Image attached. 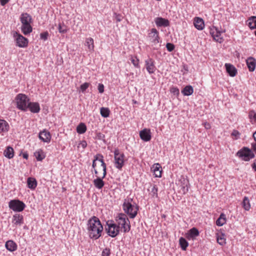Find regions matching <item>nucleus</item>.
Wrapping results in <instances>:
<instances>
[{
  "label": "nucleus",
  "instance_id": "nucleus-1",
  "mask_svg": "<svg viewBox=\"0 0 256 256\" xmlns=\"http://www.w3.org/2000/svg\"><path fill=\"white\" fill-rule=\"evenodd\" d=\"M87 230L90 238L98 239L102 235L103 226L99 218L93 216L88 222Z\"/></svg>",
  "mask_w": 256,
  "mask_h": 256
},
{
  "label": "nucleus",
  "instance_id": "nucleus-2",
  "mask_svg": "<svg viewBox=\"0 0 256 256\" xmlns=\"http://www.w3.org/2000/svg\"><path fill=\"white\" fill-rule=\"evenodd\" d=\"M132 198L124 200L122 204V208L124 212L126 213L130 218H134L138 214V206L137 205L132 204L131 202Z\"/></svg>",
  "mask_w": 256,
  "mask_h": 256
},
{
  "label": "nucleus",
  "instance_id": "nucleus-3",
  "mask_svg": "<svg viewBox=\"0 0 256 256\" xmlns=\"http://www.w3.org/2000/svg\"><path fill=\"white\" fill-rule=\"evenodd\" d=\"M16 102V106L21 110L26 112L28 110V104L30 103V99L24 94H19L15 98Z\"/></svg>",
  "mask_w": 256,
  "mask_h": 256
},
{
  "label": "nucleus",
  "instance_id": "nucleus-4",
  "mask_svg": "<svg viewBox=\"0 0 256 256\" xmlns=\"http://www.w3.org/2000/svg\"><path fill=\"white\" fill-rule=\"evenodd\" d=\"M149 40L153 44L152 46L154 50H158L160 45L158 44L160 38L158 32L154 28L151 29L150 32L148 34Z\"/></svg>",
  "mask_w": 256,
  "mask_h": 256
},
{
  "label": "nucleus",
  "instance_id": "nucleus-5",
  "mask_svg": "<svg viewBox=\"0 0 256 256\" xmlns=\"http://www.w3.org/2000/svg\"><path fill=\"white\" fill-rule=\"evenodd\" d=\"M236 156L246 162L250 160L255 156L252 151L247 147H244L239 150L236 153Z\"/></svg>",
  "mask_w": 256,
  "mask_h": 256
},
{
  "label": "nucleus",
  "instance_id": "nucleus-6",
  "mask_svg": "<svg viewBox=\"0 0 256 256\" xmlns=\"http://www.w3.org/2000/svg\"><path fill=\"white\" fill-rule=\"evenodd\" d=\"M124 154L120 152L118 148H116L114 151V164L116 168L121 170L124 165Z\"/></svg>",
  "mask_w": 256,
  "mask_h": 256
},
{
  "label": "nucleus",
  "instance_id": "nucleus-7",
  "mask_svg": "<svg viewBox=\"0 0 256 256\" xmlns=\"http://www.w3.org/2000/svg\"><path fill=\"white\" fill-rule=\"evenodd\" d=\"M8 206L10 209L14 212H22L26 207L24 202L18 199L10 200L8 202Z\"/></svg>",
  "mask_w": 256,
  "mask_h": 256
},
{
  "label": "nucleus",
  "instance_id": "nucleus-8",
  "mask_svg": "<svg viewBox=\"0 0 256 256\" xmlns=\"http://www.w3.org/2000/svg\"><path fill=\"white\" fill-rule=\"evenodd\" d=\"M106 224L108 227H106V230L108 234L112 238L116 237L119 234L120 226H117L116 224L112 222V221H111L110 223L108 222Z\"/></svg>",
  "mask_w": 256,
  "mask_h": 256
},
{
  "label": "nucleus",
  "instance_id": "nucleus-9",
  "mask_svg": "<svg viewBox=\"0 0 256 256\" xmlns=\"http://www.w3.org/2000/svg\"><path fill=\"white\" fill-rule=\"evenodd\" d=\"M13 36L16 42V46L20 48H26L28 45V40L22 34H18L16 32H14L13 34Z\"/></svg>",
  "mask_w": 256,
  "mask_h": 256
},
{
  "label": "nucleus",
  "instance_id": "nucleus-10",
  "mask_svg": "<svg viewBox=\"0 0 256 256\" xmlns=\"http://www.w3.org/2000/svg\"><path fill=\"white\" fill-rule=\"evenodd\" d=\"M94 162L98 160L101 163V166L102 168L103 176L102 178H104L106 175V165L104 160V156L100 154H96L94 156Z\"/></svg>",
  "mask_w": 256,
  "mask_h": 256
},
{
  "label": "nucleus",
  "instance_id": "nucleus-11",
  "mask_svg": "<svg viewBox=\"0 0 256 256\" xmlns=\"http://www.w3.org/2000/svg\"><path fill=\"white\" fill-rule=\"evenodd\" d=\"M38 137L42 142L48 143L50 141L51 134L48 131L44 130L39 133Z\"/></svg>",
  "mask_w": 256,
  "mask_h": 256
},
{
  "label": "nucleus",
  "instance_id": "nucleus-12",
  "mask_svg": "<svg viewBox=\"0 0 256 256\" xmlns=\"http://www.w3.org/2000/svg\"><path fill=\"white\" fill-rule=\"evenodd\" d=\"M146 70L150 74H153L156 70L154 60L151 58H148L145 60Z\"/></svg>",
  "mask_w": 256,
  "mask_h": 256
},
{
  "label": "nucleus",
  "instance_id": "nucleus-13",
  "mask_svg": "<svg viewBox=\"0 0 256 256\" xmlns=\"http://www.w3.org/2000/svg\"><path fill=\"white\" fill-rule=\"evenodd\" d=\"M156 25L158 27H166L170 26V22L168 20L162 17H157L154 19Z\"/></svg>",
  "mask_w": 256,
  "mask_h": 256
},
{
  "label": "nucleus",
  "instance_id": "nucleus-14",
  "mask_svg": "<svg viewBox=\"0 0 256 256\" xmlns=\"http://www.w3.org/2000/svg\"><path fill=\"white\" fill-rule=\"evenodd\" d=\"M140 136L142 140L148 142L151 139L150 131L148 129L144 128L140 132Z\"/></svg>",
  "mask_w": 256,
  "mask_h": 256
},
{
  "label": "nucleus",
  "instance_id": "nucleus-15",
  "mask_svg": "<svg viewBox=\"0 0 256 256\" xmlns=\"http://www.w3.org/2000/svg\"><path fill=\"white\" fill-rule=\"evenodd\" d=\"M116 220L118 222V226H120L124 225L125 222L128 221L129 220L126 214L120 213L116 217Z\"/></svg>",
  "mask_w": 256,
  "mask_h": 256
},
{
  "label": "nucleus",
  "instance_id": "nucleus-16",
  "mask_svg": "<svg viewBox=\"0 0 256 256\" xmlns=\"http://www.w3.org/2000/svg\"><path fill=\"white\" fill-rule=\"evenodd\" d=\"M20 18L22 25L30 24L32 22V16L27 13L22 14Z\"/></svg>",
  "mask_w": 256,
  "mask_h": 256
},
{
  "label": "nucleus",
  "instance_id": "nucleus-17",
  "mask_svg": "<svg viewBox=\"0 0 256 256\" xmlns=\"http://www.w3.org/2000/svg\"><path fill=\"white\" fill-rule=\"evenodd\" d=\"M33 113H38L40 111V106L38 102H30L28 104V110Z\"/></svg>",
  "mask_w": 256,
  "mask_h": 256
},
{
  "label": "nucleus",
  "instance_id": "nucleus-18",
  "mask_svg": "<svg viewBox=\"0 0 256 256\" xmlns=\"http://www.w3.org/2000/svg\"><path fill=\"white\" fill-rule=\"evenodd\" d=\"M225 67L226 72L230 76L233 77L236 76L237 70L232 64L226 63L225 64Z\"/></svg>",
  "mask_w": 256,
  "mask_h": 256
},
{
  "label": "nucleus",
  "instance_id": "nucleus-19",
  "mask_svg": "<svg viewBox=\"0 0 256 256\" xmlns=\"http://www.w3.org/2000/svg\"><path fill=\"white\" fill-rule=\"evenodd\" d=\"M194 24L196 28L198 30H202L204 27V20L198 17H196L194 18Z\"/></svg>",
  "mask_w": 256,
  "mask_h": 256
},
{
  "label": "nucleus",
  "instance_id": "nucleus-20",
  "mask_svg": "<svg viewBox=\"0 0 256 256\" xmlns=\"http://www.w3.org/2000/svg\"><path fill=\"white\" fill-rule=\"evenodd\" d=\"M12 222L15 225L20 226L24 223L23 216L19 214H16L13 216Z\"/></svg>",
  "mask_w": 256,
  "mask_h": 256
},
{
  "label": "nucleus",
  "instance_id": "nucleus-21",
  "mask_svg": "<svg viewBox=\"0 0 256 256\" xmlns=\"http://www.w3.org/2000/svg\"><path fill=\"white\" fill-rule=\"evenodd\" d=\"M6 248L10 252H14L17 249V244L12 240H8L5 244Z\"/></svg>",
  "mask_w": 256,
  "mask_h": 256
},
{
  "label": "nucleus",
  "instance_id": "nucleus-22",
  "mask_svg": "<svg viewBox=\"0 0 256 256\" xmlns=\"http://www.w3.org/2000/svg\"><path fill=\"white\" fill-rule=\"evenodd\" d=\"M246 64L250 72L254 70L256 65V60L254 58L252 57L248 58L246 60Z\"/></svg>",
  "mask_w": 256,
  "mask_h": 256
},
{
  "label": "nucleus",
  "instance_id": "nucleus-23",
  "mask_svg": "<svg viewBox=\"0 0 256 256\" xmlns=\"http://www.w3.org/2000/svg\"><path fill=\"white\" fill-rule=\"evenodd\" d=\"M96 177L97 178L94 180V184L96 188L98 189H101L104 186V182L102 180V179L104 178H102V177L100 178L98 177V176Z\"/></svg>",
  "mask_w": 256,
  "mask_h": 256
},
{
  "label": "nucleus",
  "instance_id": "nucleus-24",
  "mask_svg": "<svg viewBox=\"0 0 256 256\" xmlns=\"http://www.w3.org/2000/svg\"><path fill=\"white\" fill-rule=\"evenodd\" d=\"M9 130V125L4 120L0 119V134L7 132Z\"/></svg>",
  "mask_w": 256,
  "mask_h": 256
},
{
  "label": "nucleus",
  "instance_id": "nucleus-25",
  "mask_svg": "<svg viewBox=\"0 0 256 256\" xmlns=\"http://www.w3.org/2000/svg\"><path fill=\"white\" fill-rule=\"evenodd\" d=\"M28 186L31 190H34L37 186V182L34 178L30 177L27 180Z\"/></svg>",
  "mask_w": 256,
  "mask_h": 256
},
{
  "label": "nucleus",
  "instance_id": "nucleus-26",
  "mask_svg": "<svg viewBox=\"0 0 256 256\" xmlns=\"http://www.w3.org/2000/svg\"><path fill=\"white\" fill-rule=\"evenodd\" d=\"M85 46L88 47L90 52H93L94 50V40L92 38H86Z\"/></svg>",
  "mask_w": 256,
  "mask_h": 256
},
{
  "label": "nucleus",
  "instance_id": "nucleus-27",
  "mask_svg": "<svg viewBox=\"0 0 256 256\" xmlns=\"http://www.w3.org/2000/svg\"><path fill=\"white\" fill-rule=\"evenodd\" d=\"M21 30L24 35H28L32 32V28L30 24L27 25H22Z\"/></svg>",
  "mask_w": 256,
  "mask_h": 256
},
{
  "label": "nucleus",
  "instance_id": "nucleus-28",
  "mask_svg": "<svg viewBox=\"0 0 256 256\" xmlns=\"http://www.w3.org/2000/svg\"><path fill=\"white\" fill-rule=\"evenodd\" d=\"M182 92L184 96H188L192 94L194 89L192 86L190 85L186 86L184 88Z\"/></svg>",
  "mask_w": 256,
  "mask_h": 256
},
{
  "label": "nucleus",
  "instance_id": "nucleus-29",
  "mask_svg": "<svg viewBox=\"0 0 256 256\" xmlns=\"http://www.w3.org/2000/svg\"><path fill=\"white\" fill-rule=\"evenodd\" d=\"M36 159L38 161H42L45 158V154L42 150H38L34 153Z\"/></svg>",
  "mask_w": 256,
  "mask_h": 256
},
{
  "label": "nucleus",
  "instance_id": "nucleus-30",
  "mask_svg": "<svg viewBox=\"0 0 256 256\" xmlns=\"http://www.w3.org/2000/svg\"><path fill=\"white\" fill-rule=\"evenodd\" d=\"M226 222V215L222 213L220 217L218 218L216 221V224L218 226H222Z\"/></svg>",
  "mask_w": 256,
  "mask_h": 256
},
{
  "label": "nucleus",
  "instance_id": "nucleus-31",
  "mask_svg": "<svg viewBox=\"0 0 256 256\" xmlns=\"http://www.w3.org/2000/svg\"><path fill=\"white\" fill-rule=\"evenodd\" d=\"M248 24L250 29L256 28V16H251L248 20Z\"/></svg>",
  "mask_w": 256,
  "mask_h": 256
},
{
  "label": "nucleus",
  "instance_id": "nucleus-32",
  "mask_svg": "<svg viewBox=\"0 0 256 256\" xmlns=\"http://www.w3.org/2000/svg\"><path fill=\"white\" fill-rule=\"evenodd\" d=\"M4 154L6 157L8 158H12L14 156V150L10 146L7 147L4 152Z\"/></svg>",
  "mask_w": 256,
  "mask_h": 256
},
{
  "label": "nucleus",
  "instance_id": "nucleus-33",
  "mask_svg": "<svg viewBox=\"0 0 256 256\" xmlns=\"http://www.w3.org/2000/svg\"><path fill=\"white\" fill-rule=\"evenodd\" d=\"M242 207L246 210H248L250 208V200L247 196H244L242 202Z\"/></svg>",
  "mask_w": 256,
  "mask_h": 256
},
{
  "label": "nucleus",
  "instance_id": "nucleus-34",
  "mask_svg": "<svg viewBox=\"0 0 256 256\" xmlns=\"http://www.w3.org/2000/svg\"><path fill=\"white\" fill-rule=\"evenodd\" d=\"M86 130V126L84 123L80 124L77 128L76 131L79 134H82L84 133Z\"/></svg>",
  "mask_w": 256,
  "mask_h": 256
},
{
  "label": "nucleus",
  "instance_id": "nucleus-35",
  "mask_svg": "<svg viewBox=\"0 0 256 256\" xmlns=\"http://www.w3.org/2000/svg\"><path fill=\"white\" fill-rule=\"evenodd\" d=\"M200 234L199 231L196 228H192L189 230V236L191 238H194L198 236Z\"/></svg>",
  "mask_w": 256,
  "mask_h": 256
},
{
  "label": "nucleus",
  "instance_id": "nucleus-36",
  "mask_svg": "<svg viewBox=\"0 0 256 256\" xmlns=\"http://www.w3.org/2000/svg\"><path fill=\"white\" fill-rule=\"evenodd\" d=\"M160 164H156L154 169V172L156 177L160 178L162 176V170H160Z\"/></svg>",
  "mask_w": 256,
  "mask_h": 256
},
{
  "label": "nucleus",
  "instance_id": "nucleus-37",
  "mask_svg": "<svg viewBox=\"0 0 256 256\" xmlns=\"http://www.w3.org/2000/svg\"><path fill=\"white\" fill-rule=\"evenodd\" d=\"M100 112L104 118H108L110 116V110L108 108L102 107L100 108Z\"/></svg>",
  "mask_w": 256,
  "mask_h": 256
},
{
  "label": "nucleus",
  "instance_id": "nucleus-38",
  "mask_svg": "<svg viewBox=\"0 0 256 256\" xmlns=\"http://www.w3.org/2000/svg\"><path fill=\"white\" fill-rule=\"evenodd\" d=\"M179 242L182 250H186L188 245V242L182 237L180 238Z\"/></svg>",
  "mask_w": 256,
  "mask_h": 256
},
{
  "label": "nucleus",
  "instance_id": "nucleus-39",
  "mask_svg": "<svg viewBox=\"0 0 256 256\" xmlns=\"http://www.w3.org/2000/svg\"><path fill=\"white\" fill-rule=\"evenodd\" d=\"M220 32L218 31L216 32V34H214V32L212 33V36L214 38V39L220 43L222 41V38L220 37Z\"/></svg>",
  "mask_w": 256,
  "mask_h": 256
},
{
  "label": "nucleus",
  "instance_id": "nucleus-40",
  "mask_svg": "<svg viewBox=\"0 0 256 256\" xmlns=\"http://www.w3.org/2000/svg\"><path fill=\"white\" fill-rule=\"evenodd\" d=\"M224 236L223 234H222L217 236V242L221 246H223L226 244V239Z\"/></svg>",
  "mask_w": 256,
  "mask_h": 256
},
{
  "label": "nucleus",
  "instance_id": "nucleus-41",
  "mask_svg": "<svg viewBox=\"0 0 256 256\" xmlns=\"http://www.w3.org/2000/svg\"><path fill=\"white\" fill-rule=\"evenodd\" d=\"M188 182L186 180V183L184 182V185L181 186V188L180 190V192L182 194H186L188 190Z\"/></svg>",
  "mask_w": 256,
  "mask_h": 256
},
{
  "label": "nucleus",
  "instance_id": "nucleus-42",
  "mask_svg": "<svg viewBox=\"0 0 256 256\" xmlns=\"http://www.w3.org/2000/svg\"><path fill=\"white\" fill-rule=\"evenodd\" d=\"M122 228L124 229V232H128L130 230V220L126 222H125L124 225H122L121 226Z\"/></svg>",
  "mask_w": 256,
  "mask_h": 256
},
{
  "label": "nucleus",
  "instance_id": "nucleus-43",
  "mask_svg": "<svg viewBox=\"0 0 256 256\" xmlns=\"http://www.w3.org/2000/svg\"><path fill=\"white\" fill-rule=\"evenodd\" d=\"M174 45L172 43L168 42L166 44L167 50L170 52H172L174 50Z\"/></svg>",
  "mask_w": 256,
  "mask_h": 256
},
{
  "label": "nucleus",
  "instance_id": "nucleus-44",
  "mask_svg": "<svg viewBox=\"0 0 256 256\" xmlns=\"http://www.w3.org/2000/svg\"><path fill=\"white\" fill-rule=\"evenodd\" d=\"M110 250L109 248H104L102 252V256H110Z\"/></svg>",
  "mask_w": 256,
  "mask_h": 256
},
{
  "label": "nucleus",
  "instance_id": "nucleus-45",
  "mask_svg": "<svg viewBox=\"0 0 256 256\" xmlns=\"http://www.w3.org/2000/svg\"><path fill=\"white\" fill-rule=\"evenodd\" d=\"M90 84L88 82H84L80 86V90L84 92L89 86Z\"/></svg>",
  "mask_w": 256,
  "mask_h": 256
},
{
  "label": "nucleus",
  "instance_id": "nucleus-46",
  "mask_svg": "<svg viewBox=\"0 0 256 256\" xmlns=\"http://www.w3.org/2000/svg\"><path fill=\"white\" fill-rule=\"evenodd\" d=\"M48 32H44L40 34V38L42 40H46L48 39Z\"/></svg>",
  "mask_w": 256,
  "mask_h": 256
},
{
  "label": "nucleus",
  "instance_id": "nucleus-47",
  "mask_svg": "<svg viewBox=\"0 0 256 256\" xmlns=\"http://www.w3.org/2000/svg\"><path fill=\"white\" fill-rule=\"evenodd\" d=\"M170 92L174 95L178 96L180 94L179 90L176 87H172L170 88Z\"/></svg>",
  "mask_w": 256,
  "mask_h": 256
},
{
  "label": "nucleus",
  "instance_id": "nucleus-48",
  "mask_svg": "<svg viewBox=\"0 0 256 256\" xmlns=\"http://www.w3.org/2000/svg\"><path fill=\"white\" fill-rule=\"evenodd\" d=\"M130 60L135 67H138V60L136 58H132Z\"/></svg>",
  "mask_w": 256,
  "mask_h": 256
},
{
  "label": "nucleus",
  "instance_id": "nucleus-49",
  "mask_svg": "<svg viewBox=\"0 0 256 256\" xmlns=\"http://www.w3.org/2000/svg\"><path fill=\"white\" fill-rule=\"evenodd\" d=\"M151 192L153 196H158V188L156 187V185H154L151 190Z\"/></svg>",
  "mask_w": 256,
  "mask_h": 256
},
{
  "label": "nucleus",
  "instance_id": "nucleus-50",
  "mask_svg": "<svg viewBox=\"0 0 256 256\" xmlns=\"http://www.w3.org/2000/svg\"><path fill=\"white\" fill-rule=\"evenodd\" d=\"M240 134L239 132L235 130H234L232 133V136H235L236 139H238L240 138Z\"/></svg>",
  "mask_w": 256,
  "mask_h": 256
},
{
  "label": "nucleus",
  "instance_id": "nucleus-51",
  "mask_svg": "<svg viewBox=\"0 0 256 256\" xmlns=\"http://www.w3.org/2000/svg\"><path fill=\"white\" fill-rule=\"evenodd\" d=\"M58 30L60 33L64 34L66 32V28H64L60 24H58Z\"/></svg>",
  "mask_w": 256,
  "mask_h": 256
},
{
  "label": "nucleus",
  "instance_id": "nucleus-52",
  "mask_svg": "<svg viewBox=\"0 0 256 256\" xmlns=\"http://www.w3.org/2000/svg\"><path fill=\"white\" fill-rule=\"evenodd\" d=\"M96 162H94V160H93L92 164V168L94 169V174L96 176H97V175L98 174V171L96 169Z\"/></svg>",
  "mask_w": 256,
  "mask_h": 256
},
{
  "label": "nucleus",
  "instance_id": "nucleus-53",
  "mask_svg": "<svg viewBox=\"0 0 256 256\" xmlns=\"http://www.w3.org/2000/svg\"><path fill=\"white\" fill-rule=\"evenodd\" d=\"M98 90L100 93H103L104 92V86L102 84H99Z\"/></svg>",
  "mask_w": 256,
  "mask_h": 256
},
{
  "label": "nucleus",
  "instance_id": "nucleus-54",
  "mask_svg": "<svg viewBox=\"0 0 256 256\" xmlns=\"http://www.w3.org/2000/svg\"><path fill=\"white\" fill-rule=\"evenodd\" d=\"M114 15L116 22H120L122 20V16L120 14H116V13H114Z\"/></svg>",
  "mask_w": 256,
  "mask_h": 256
},
{
  "label": "nucleus",
  "instance_id": "nucleus-55",
  "mask_svg": "<svg viewBox=\"0 0 256 256\" xmlns=\"http://www.w3.org/2000/svg\"><path fill=\"white\" fill-rule=\"evenodd\" d=\"M96 136L98 140H104V138H105V136L104 134H102L100 132H98Z\"/></svg>",
  "mask_w": 256,
  "mask_h": 256
},
{
  "label": "nucleus",
  "instance_id": "nucleus-56",
  "mask_svg": "<svg viewBox=\"0 0 256 256\" xmlns=\"http://www.w3.org/2000/svg\"><path fill=\"white\" fill-rule=\"evenodd\" d=\"M79 145L81 146L84 149L86 147L87 143L86 141L82 140L79 144Z\"/></svg>",
  "mask_w": 256,
  "mask_h": 256
},
{
  "label": "nucleus",
  "instance_id": "nucleus-57",
  "mask_svg": "<svg viewBox=\"0 0 256 256\" xmlns=\"http://www.w3.org/2000/svg\"><path fill=\"white\" fill-rule=\"evenodd\" d=\"M255 143L252 144V148L253 150L256 153V140Z\"/></svg>",
  "mask_w": 256,
  "mask_h": 256
},
{
  "label": "nucleus",
  "instance_id": "nucleus-58",
  "mask_svg": "<svg viewBox=\"0 0 256 256\" xmlns=\"http://www.w3.org/2000/svg\"><path fill=\"white\" fill-rule=\"evenodd\" d=\"M8 1L9 0H0V4L2 6H4Z\"/></svg>",
  "mask_w": 256,
  "mask_h": 256
},
{
  "label": "nucleus",
  "instance_id": "nucleus-59",
  "mask_svg": "<svg viewBox=\"0 0 256 256\" xmlns=\"http://www.w3.org/2000/svg\"><path fill=\"white\" fill-rule=\"evenodd\" d=\"M204 127L206 129H210V125L209 123H204Z\"/></svg>",
  "mask_w": 256,
  "mask_h": 256
},
{
  "label": "nucleus",
  "instance_id": "nucleus-60",
  "mask_svg": "<svg viewBox=\"0 0 256 256\" xmlns=\"http://www.w3.org/2000/svg\"><path fill=\"white\" fill-rule=\"evenodd\" d=\"M254 114H255V112L254 111H250L249 112V117L250 118H254Z\"/></svg>",
  "mask_w": 256,
  "mask_h": 256
},
{
  "label": "nucleus",
  "instance_id": "nucleus-61",
  "mask_svg": "<svg viewBox=\"0 0 256 256\" xmlns=\"http://www.w3.org/2000/svg\"><path fill=\"white\" fill-rule=\"evenodd\" d=\"M22 156L25 159H28V155L27 153H24L22 154Z\"/></svg>",
  "mask_w": 256,
  "mask_h": 256
},
{
  "label": "nucleus",
  "instance_id": "nucleus-62",
  "mask_svg": "<svg viewBox=\"0 0 256 256\" xmlns=\"http://www.w3.org/2000/svg\"><path fill=\"white\" fill-rule=\"evenodd\" d=\"M252 168L255 170L256 171V164L255 162H254L252 165Z\"/></svg>",
  "mask_w": 256,
  "mask_h": 256
},
{
  "label": "nucleus",
  "instance_id": "nucleus-63",
  "mask_svg": "<svg viewBox=\"0 0 256 256\" xmlns=\"http://www.w3.org/2000/svg\"><path fill=\"white\" fill-rule=\"evenodd\" d=\"M252 136L254 140H256V131L253 134Z\"/></svg>",
  "mask_w": 256,
  "mask_h": 256
},
{
  "label": "nucleus",
  "instance_id": "nucleus-64",
  "mask_svg": "<svg viewBox=\"0 0 256 256\" xmlns=\"http://www.w3.org/2000/svg\"><path fill=\"white\" fill-rule=\"evenodd\" d=\"M254 119L255 121L256 122V112H255V114H254Z\"/></svg>",
  "mask_w": 256,
  "mask_h": 256
}]
</instances>
